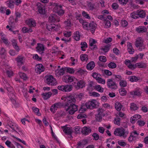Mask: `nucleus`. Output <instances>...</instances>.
<instances>
[{
    "mask_svg": "<svg viewBox=\"0 0 148 148\" xmlns=\"http://www.w3.org/2000/svg\"><path fill=\"white\" fill-rule=\"evenodd\" d=\"M61 99L66 102L64 104L60 102L54 103L57 109L64 106L66 110H69V114L71 115L77 110L78 106L75 104L76 100L73 95L69 94L65 97H62Z\"/></svg>",
    "mask_w": 148,
    "mask_h": 148,
    "instance_id": "nucleus-1",
    "label": "nucleus"
},
{
    "mask_svg": "<svg viewBox=\"0 0 148 148\" xmlns=\"http://www.w3.org/2000/svg\"><path fill=\"white\" fill-rule=\"evenodd\" d=\"M128 134V131H126L123 127L115 129L114 132V134L115 135L122 137L124 138H125L127 137Z\"/></svg>",
    "mask_w": 148,
    "mask_h": 148,
    "instance_id": "nucleus-2",
    "label": "nucleus"
},
{
    "mask_svg": "<svg viewBox=\"0 0 148 148\" xmlns=\"http://www.w3.org/2000/svg\"><path fill=\"white\" fill-rule=\"evenodd\" d=\"M45 82L49 85L55 86L57 84V82L55 79L51 75L48 76L46 77Z\"/></svg>",
    "mask_w": 148,
    "mask_h": 148,
    "instance_id": "nucleus-3",
    "label": "nucleus"
},
{
    "mask_svg": "<svg viewBox=\"0 0 148 148\" xmlns=\"http://www.w3.org/2000/svg\"><path fill=\"white\" fill-rule=\"evenodd\" d=\"M73 84L76 89H79L85 87V82L83 80L78 81L77 79V81L73 82Z\"/></svg>",
    "mask_w": 148,
    "mask_h": 148,
    "instance_id": "nucleus-4",
    "label": "nucleus"
},
{
    "mask_svg": "<svg viewBox=\"0 0 148 148\" xmlns=\"http://www.w3.org/2000/svg\"><path fill=\"white\" fill-rule=\"evenodd\" d=\"M106 83L108 87L111 89H116L118 88L116 84L112 79H108Z\"/></svg>",
    "mask_w": 148,
    "mask_h": 148,
    "instance_id": "nucleus-5",
    "label": "nucleus"
},
{
    "mask_svg": "<svg viewBox=\"0 0 148 148\" xmlns=\"http://www.w3.org/2000/svg\"><path fill=\"white\" fill-rule=\"evenodd\" d=\"M72 85H69L59 86L58 87L59 90L64 92H70L72 90Z\"/></svg>",
    "mask_w": 148,
    "mask_h": 148,
    "instance_id": "nucleus-6",
    "label": "nucleus"
},
{
    "mask_svg": "<svg viewBox=\"0 0 148 148\" xmlns=\"http://www.w3.org/2000/svg\"><path fill=\"white\" fill-rule=\"evenodd\" d=\"M97 102L96 100L92 99L86 103V106L88 108L92 109L96 108Z\"/></svg>",
    "mask_w": 148,
    "mask_h": 148,
    "instance_id": "nucleus-7",
    "label": "nucleus"
},
{
    "mask_svg": "<svg viewBox=\"0 0 148 148\" xmlns=\"http://www.w3.org/2000/svg\"><path fill=\"white\" fill-rule=\"evenodd\" d=\"M36 5L38 11L40 14H45V7L43 4L40 3H37Z\"/></svg>",
    "mask_w": 148,
    "mask_h": 148,
    "instance_id": "nucleus-8",
    "label": "nucleus"
},
{
    "mask_svg": "<svg viewBox=\"0 0 148 148\" xmlns=\"http://www.w3.org/2000/svg\"><path fill=\"white\" fill-rule=\"evenodd\" d=\"M96 27V23L94 22H92L89 23L88 28L86 29L88 30H90L92 34H93Z\"/></svg>",
    "mask_w": 148,
    "mask_h": 148,
    "instance_id": "nucleus-9",
    "label": "nucleus"
},
{
    "mask_svg": "<svg viewBox=\"0 0 148 148\" xmlns=\"http://www.w3.org/2000/svg\"><path fill=\"white\" fill-rule=\"evenodd\" d=\"M36 49L37 52L42 54L44 53V51H45V47L43 44L38 43L37 44Z\"/></svg>",
    "mask_w": 148,
    "mask_h": 148,
    "instance_id": "nucleus-10",
    "label": "nucleus"
},
{
    "mask_svg": "<svg viewBox=\"0 0 148 148\" xmlns=\"http://www.w3.org/2000/svg\"><path fill=\"white\" fill-rule=\"evenodd\" d=\"M54 8L56 10V12L59 15H62L64 13V11L62 9L61 5H57Z\"/></svg>",
    "mask_w": 148,
    "mask_h": 148,
    "instance_id": "nucleus-11",
    "label": "nucleus"
},
{
    "mask_svg": "<svg viewBox=\"0 0 148 148\" xmlns=\"http://www.w3.org/2000/svg\"><path fill=\"white\" fill-rule=\"evenodd\" d=\"M45 70V68L42 64H38L36 66L35 71L36 73L40 74L41 72H43Z\"/></svg>",
    "mask_w": 148,
    "mask_h": 148,
    "instance_id": "nucleus-12",
    "label": "nucleus"
},
{
    "mask_svg": "<svg viewBox=\"0 0 148 148\" xmlns=\"http://www.w3.org/2000/svg\"><path fill=\"white\" fill-rule=\"evenodd\" d=\"M96 3L93 2H87V6L88 9L90 10H93L97 8Z\"/></svg>",
    "mask_w": 148,
    "mask_h": 148,
    "instance_id": "nucleus-13",
    "label": "nucleus"
},
{
    "mask_svg": "<svg viewBox=\"0 0 148 148\" xmlns=\"http://www.w3.org/2000/svg\"><path fill=\"white\" fill-rule=\"evenodd\" d=\"M26 23L30 27H34L36 25V22L33 19H28L26 21Z\"/></svg>",
    "mask_w": 148,
    "mask_h": 148,
    "instance_id": "nucleus-14",
    "label": "nucleus"
},
{
    "mask_svg": "<svg viewBox=\"0 0 148 148\" xmlns=\"http://www.w3.org/2000/svg\"><path fill=\"white\" fill-rule=\"evenodd\" d=\"M24 58V57L22 56H18L15 59L18 65L20 66L23 64Z\"/></svg>",
    "mask_w": 148,
    "mask_h": 148,
    "instance_id": "nucleus-15",
    "label": "nucleus"
},
{
    "mask_svg": "<svg viewBox=\"0 0 148 148\" xmlns=\"http://www.w3.org/2000/svg\"><path fill=\"white\" fill-rule=\"evenodd\" d=\"M91 131V130L90 127H88L85 126L81 130V132L84 135H86L89 134Z\"/></svg>",
    "mask_w": 148,
    "mask_h": 148,
    "instance_id": "nucleus-16",
    "label": "nucleus"
},
{
    "mask_svg": "<svg viewBox=\"0 0 148 148\" xmlns=\"http://www.w3.org/2000/svg\"><path fill=\"white\" fill-rule=\"evenodd\" d=\"M88 144V141L86 139L82 141H79L77 144V148H83L84 146Z\"/></svg>",
    "mask_w": 148,
    "mask_h": 148,
    "instance_id": "nucleus-17",
    "label": "nucleus"
},
{
    "mask_svg": "<svg viewBox=\"0 0 148 148\" xmlns=\"http://www.w3.org/2000/svg\"><path fill=\"white\" fill-rule=\"evenodd\" d=\"M64 132L66 134L72 133L73 130L72 128L67 127L66 126L62 127Z\"/></svg>",
    "mask_w": 148,
    "mask_h": 148,
    "instance_id": "nucleus-18",
    "label": "nucleus"
},
{
    "mask_svg": "<svg viewBox=\"0 0 148 148\" xmlns=\"http://www.w3.org/2000/svg\"><path fill=\"white\" fill-rule=\"evenodd\" d=\"M127 51L130 54H132L134 52V49H133L131 44L130 42H127Z\"/></svg>",
    "mask_w": 148,
    "mask_h": 148,
    "instance_id": "nucleus-19",
    "label": "nucleus"
},
{
    "mask_svg": "<svg viewBox=\"0 0 148 148\" xmlns=\"http://www.w3.org/2000/svg\"><path fill=\"white\" fill-rule=\"evenodd\" d=\"M95 66V63L93 61H92L87 64L86 67L88 70L91 71L94 68Z\"/></svg>",
    "mask_w": 148,
    "mask_h": 148,
    "instance_id": "nucleus-20",
    "label": "nucleus"
},
{
    "mask_svg": "<svg viewBox=\"0 0 148 148\" xmlns=\"http://www.w3.org/2000/svg\"><path fill=\"white\" fill-rule=\"evenodd\" d=\"M8 6L10 8H14L15 1L14 0H10L6 2Z\"/></svg>",
    "mask_w": 148,
    "mask_h": 148,
    "instance_id": "nucleus-21",
    "label": "nucleus"
},
{
    "mask_svg": "<svg viewBox=\"0 0 148 148\" xmlns=\"http://www.w3.org/2000/svg\"><path fill=\"white\" fill-rule=\"evenodd\" d=\"M42 97L45 100H47L52 95L51 92H49L47 93H43L42 94Z\"/></svg>",
    "mask_w": 148,
    "mask_h": 148,
    "instance_id": "nucleus-22",
    "label": "nucleus"
},
{
    "mask_svg": "<svg viewBox=\"0 0 148 148\" xmlns=\"http://www.w3.org/2000/svg\"><path fill=\"white\" fill-rule=\"evenodd\" d=\"M12 45L14 48L16 49V51L18 52L20 50V49L17 45L16 40L15 39H13L12 40Z\"/></svg>",
    "mask_w": 148,
    "mask_h": 148,
    "instance_id": "nucleus-23",
    "label": "nucleus"
},
{
    "mask_svg": "<svg viewBox=\"0 0 148 148\" xmlns=\"http://www.w3.org/2000/svg\"><path fill=\"white\" fill-rule=\"evenodd\" d=\"M16 19L14 18L13 16H11L9 18V25H10L11 27H12L13 26L14 24V23H16L18 21H16Z\"/></svg>",
    "mask_w": 148,
    "mask_h": 148,
    "instance_id": "nucleus-24",
    "label": "nucleus"
},
{
    "mask_svg": "<svg viewBox=\"0 0 148 148\" xmlns=\"http://www.w3.org/2000/svg\"><path fill=\"white\" fill-rule=\"evenodd\" d=\"M49 21L50 22H58L59 20L56 19L55 16L51 15L49 18Z\"/></svg>",
    "mask_w": 148,
    "mask_h": 148,
    "instance_id": "nucleus-25",
    "label": "nucleus"
},
{
    "mask_svg": "<svg viewBox=\"0 0 148 148\" xmlns=\"http://www.w3.org/2000/svg\"><path fill=\"white\" fill-rule=\"evenodd\" d=\"M138 114H136L131 117L130 119L131 123H134L135 121L138 119Z\"/></svg>",
    "mask_w": 148,
    "mask_h": 148,
    "instance_id": "nucleus-26",
    "label": "nucleus"
},
{
    "mask_svg": "<svg viewBox=\"0 0 148 148\" xmlns=\"http://www.w3.org/2000/svg\"><path fill=\"white\" fill-rule=\"evenodd\" d=\"M74 38L76 40H79L80 38V33L78 31L75 32L74 34Z\"/></svg>",
    "mask_w": 148,
    "mask_h": 148,
    "instance_id": "nucleus-27",
    "label": "nucleus"
},
{
    "mask_svg": "<svg viewBox=\"0 0 148 148\" xmlns=\"http://www.w3.org/2000/svg\"><path fill=\"white\" fill-rule=\"evenodd\" d=\"M67 78L68 82H74L77 81V79L73 76L68 75L67 76Z\"/></svg>",
    "mask_w": 148,
    "mask_h": 148,
    "instance_id": "nucleus-28",
    "label": "nucleus"
},
{
    "mask_svg": "<svg viewBox=\"0 0 148 148\" xmlns=\"http://www.w3.org/2000/svg\"><path fill=\"white\" fill-rule=\"evenodd\" d=\"M94 88L95 90L99 92H103L104 88L102 87L100 85H96Z\"/></svg>",
    "mask_w": 148,
    "mask_h": 148,
    "instance_id": "nucleus-29",
    "label": "nucleus"
},
{
    "mask_svg": "<svg viewBox=\"0 0 148 148\" xmlns=\"http://www.w3.org/2000/svg\"><path fill=\"white\" fill-rule=\"evenodd\" d=\"M138 10H137V12H134L131 14V16L132 18L134 19H136L139 16V12H138Z\"/></svg>",
    "mask_w": 148,
    "mask_h": 148,
    "instance_id": "nucleus-30",
    "label": "nucleus"
},
{
    "mask_svg": "<svg viewBox=\"0 0 148 148\" xmlns=\"http://www.w3.org/2000/svg\"><path fill=\"white\" fill-rule=\"evenodd\" d=\"M122 107V106L121 103L118 102L115 103V108L118 111L120 110Z\"/></svg>",
    "mask_w": 148,
    "mask_h": 148,
    "instance_id": "nucleus-31",
    "label": "nucleus"
},
{
    "mask_svg": "<svg viewBox=\"0 0 148 148\" xmlns=\"http://www.w3.org/2000/svg\"><path fill=\"white\" fill-rule=\"evenodd\" d=\"M80 59L82 61L87 60L88 59V56L86 54H82L80 56Z\"/></svg>",
    "mask_w": 148,
    "mask_h": 148,
    "instance_id": "nucleus-32",
    "label": "nucleus"
},
{
    "mask_svg": "<svg viewBox=\"0 0 148 148\" xmlns=\"http://www.w3.org/2000/svg\"><path fill=\"white\" fill-rule=\"evenodd\" d=\"M127 82L125 80L122 79L119 82V85L122 87H125L127 86Z\"/></svg>",
    "mask_w": 148,
    "mask_h": 148,
    "instance_id": "nucleus-33",
    "label": "nucleus"
},
{
    "mask_svg": "<svg viewBox=\"0 0 148 148\" xmlns=\"http://www.w3.org/2000/svg\"><path fill=\"white\" fill-rule=\"evenodd\" d=\"M131 63H130V64L128 66V67L132 69H134L137 67V66H139V63H137L136 64H132Z\"/></svg>",
    "mask_w": 148,
    "mask_h": 148,
    "instance_id": "nucleus-34",
    "label": "nucleus"
},
{
    "mask_svg": "<svg viewBox=\"0 0 148 148\" xmlns=\"http://www.w3.org/2000/svg\"><path fill=\"white\" fill-rule=\"evenodd\" d=\"M19 75L21 78L24 80H26L27 78L26 74L22 72L19 73Z\"/></svg>",
    "mask_w": 148,
    "mask_h": 148,
    "instance_id": "nucleus-35",
    "label": "nucleus"
},
{
    "mask_svg": "<svg viewBox=\"0 0 148 148\" xmlns=\"http://www.w3.org/2000/svg\"><path fill=\"white\" fill-rule=\"evenodd\" d=\"M104 110L103 109L101 108H99L97 110V114L103 116H105V114L104 112Z\"/></svg>",
    "mask_w": 148,
    "mask_h": 148,
    "instance_id": "nucleus-36",
    "label": "nucleus"
},
{
    "mask_svg": "<svg viewBox=\"0 0 148 148\" xmlns=\"http://www.w3.org/2000/svg\"><path fill=\"white\" fill-rule=\"evenodd\" d=\"M104 23L105 24V27L106 28H109L111 26V23L109 20H105L104 22Z\"/></svg>",
    "mask_w": 148,
    "mask_h": 148,
    "instance_id": "nucleus-37",
    "label": "nucleus"
},
{
    "mask_svg": "<svg viewBox=\"0 0 148 148\" xmlns=\"http://www.w3.org/2000/svg\"><path fill=\"white\" fill-rule=\"evenodd\" d=\"M32 109L34 112L38 116H40V114L39 113V109L35 107H33Z\"/></svg>",
    "mask_w": 148,
    "mask_h": 148,
    "instance_id": "nucleus-38",
    "label": "nucleus"
},
{
    "mask_svg": "<svg viewBox=\"0 0 148 148\" xmlns=\"http://www.w3.org/2000/svg\"><path fill=\"white\" fill-rule=\"evenodd\" d=\"M110 46L108 45L104 46L101 48V49L103 50L104 52L106 53L109 51L110 49Z\"/></svg>",
    "mask_w": 148,
    "mask_h": 148,
    "instance_id": "nucleus-39",
    "label": "nucleus"
},
{
    "mask_svg": "<svg viewBox=\"0 0 148 148\" xmlns=\"http://www.w3.org/2000/svg\"><path fill=\"white\" fill-rule=\"evenodd\" d=\"M6 54V52L5 49L3 48H2L0 50V54L4 58Z\"/></svg>",
    "mask_w": 148,
    "mask_h": 148,
    "instance_id": "nucleus-40",
    "label": "nucleus"
},
{
    "mask_svg": "<svg viewBox=\"0 0 148 148\" xmlns=\"http://www.w3.org/2000/svg\"><path fill=\"white\" fill-rule=\"evenodd\" d=\"M119 93L121 95L125 96L127 94V91L124 88H122L119 90Z\"/></svg>",
    "mask_w": 148,
    "mask_h": 148,
    "instance_id": "nucleus-41",
    "label": "nucleus"
},
{
    "mask_svg": "<svg viewBox=\"0 0 148 148\" xmlns=\"http://www.w3.org/2000/svg\"><path fill=\"white\" fill-rule=\"evenodd\" d=\"M81 48L82 49V50L83 51H85L86 50L84 48H86L87 47V45L86 43L85 42H82L81 43Z\"/></svg>",
    "mask_w": 148,
    "mask_h": 148,
    "instance_id": "nucleus-42",
    "label": "nucleus"
},
{
    "mask_svg": "<svg viewBox=\"0 0 148 148\" xmlns=\"http://www.w3.org/2000/svg\"><path fill=\"white\" fill-rule=\"evenodd\" d=\"M145 12L143 10H139V17L143 18L145 16Z\"/></svg>",
    "mask_w": 148,
    "mask_h": 148,
    "instance_id": "nucleus-43",
    "label": "nucleus"
},
{
    "mask_svg": "<svg viewBox=\"0 0 148 148\" xmlns=\"http://www.w3.org/2000/svg\"><path fill=\"white\" fill-rule=\"evenodd\" d=\"M108 66L109 68L113 69L116 68V65L115 63L110 62L108 64Z\"/></svg>",
    "mask_w": 148,
    "mask_h": 148,
    "instance_id": "nucleus-44",
    "label": "nucleus"
},
{
    "mask_svg": "<svg viewBox=\"0 0 148 148\" xmlns=\"http://www.w3.org/2000/svg\"><path fill=\"white\" fill-rule=\"evenodd\" d=\"M114 77L115 79L117 81H121L123 78V77L121 76L118 75H114Z\"/></svg>",
    "mask_w": 148,
    "mask_h": 148,
    "instance_id": "nucleus-45",
    "label": "nucleus"
},
{
    "mask_svg": "<svg viewBox=\"0 0 148 148\" xmlns=\"http://www.w3.org/2000/svg\"><path fill=\"white\" fill-rule=\"evenodd\" d=\"M147 31V29L145 27L141 26L139 28V33H143L144 32H146Z\"/></svg>",
    "mask_w": 148,
    "mask_h": 148,
    "instance_id": "nucleus-46",
    "label": "nucleus"
},
{
    "mask_svg": "<svg viewBox=\"0 0 148 148\" xmlns=\"http://www.w3.org/2000/svg\"><path fill=\"white\" fill-rule=\"evenodd\" d=\"M138 79L137 77L135 76H132L130 77L129 80L131 82H136Z\"/></svg>",
    "mask_w": 148,
    "mask_h": 148,
    "instance_id": "nucleus-47",
    "label": "nucleus"
},
{
    "mask_svg": "<svg viewBox=\"0 0 148 148\" xmlns=\"http://www.w3.org/2000/svg\"><path fill=\"white\" fill-rule=\"evenodd\" d=\"M57 109V108L54 104L52 105L50 108V111L53 113L56 111Z\"/></svg>",
    "mask_w": 148,
    "mask_h": 148,
    "instance_id": "nucleus-48",
    "label": "nucleus"
},
{
    "mask_svg": "<svg viewBox=\"0 0 148 148\" xmlns=\"http://www.w3.org/2000/svg\"><path fill=\"white\" fill-rule=\"evenodd\" d=\"M130 108L131 110H136L138 108V107H137L136 105L134 103H131Z\"/></svg>",
    "mask_w": 148,
    "mask_h": 148,
    "instance_id": "nucleus-49",
    "label": "nucleus"
},
{
    "mask_svg": "<svg viewBox=\"0 0 148 148\" xmlns=\"http://www.w3.org/2000/svg\"><path fill=\"white\" fill-rule=\"evenodd\" d=\"M92 76L94 78L97 80L100 77V75L98 73H93L92 74Z\"/></svg>",
    "mask_w": 148,
    "mask_h": 148,
    "instance_id": "nucleus-50",
    "label": "nucleus"
},
{
    "mask_svg": "<svg viewBox=\"0 0 148 148\" xmlns=\"http://www.w3.org/2000/svg\"><path fill=\"white\" fill-rule=\"evenodd\" d=\"M102 116L98 114L95 115V119L97 121L100 122L102 120Z\"/></svg>",
    "mask_w": 148,
    "mask_h": 148,
    "instance_id": "nucleus-51",
    "label": "nucleus"
},
{
    "mask_svg": "<svg viewBox=\"0 0 148 148\" xmlns=\"http://www.w3.org/2000/svg\"><path fill=\"white\" fill-rule=\"evenodd\" d=\"M131 134H134V135H132L133 137L135 140L138 138V134L137 132L136 131H134L133 132H132Z\"/></svg>",
    "mask_w": 148,
    "mask_h": 148,
    "instance_id": "nucleus-52",
    "label": "nucleus"
},
{
    "mask_svg": "<svg viewBox=\"0 0 148 148\" xmlns=\"http://www.w3.org/2000/svg\"><path fill=\"white\" fill-rule=\"evenodd\" d=\"M65 70L67 72L70 73H73L75 71V70L73 69L70 68H65Z\"/></svg>",
    "mask_w": 148,
    "mask_h": 148,
    "instance_id": "nucleus-53",
    "label": "nucleus"
},
{
    "mask_svg": "<svg viewBox=\"0 0 148 148\" xmlns=\"http://www.w3.org/2000/svg\"><path fill=\"white\" fill-rule=\"evenodd\" d=\"M99 60L101 62H105L106 61V58L104 56H100L99 57Z\"/></svg>",
    "mask_w": 148,
    "mask_h": 148,
    "instance_id": "nucleus-54",
    "label": "nucleus"
},
{
    "mask_svg": "<svg viewBox=\"0 0 148 148\" xmlns=\"http://www.w3.org/2000/svg\"><path fill=\"white\" fill-rule=\"evenodd\" d=\"M65 71H66V70H65V68H62L60 69V70L58 71V74L60 75H63Z\"/></svg>",
    "mask_w": 148,
    "mask_h": 148,
    "instance_id": "nucleus-55",
    "label": "nucleus"
},
{
    "mask_svg": "<svg viewBox=\"0 0 148 148\" xmlns=\"http://www.w3.org/2000/svg\"><path fill=\"white\" fill-rule=\"evenodd\" d=\"M3 82L5 84V86L7 88L8 90V88H10V86L9 85V84L6 81L5 79L4 78L3 79Z\"/></svg>",
    "mask_w": 148,
    "mask_h": 148,
    "instance_id": "nucleus-56",
    "label": "nucleus"
},
{
    "mask_svg": "<svg viewBox=\"0 0 148 148\" xmlns=\"http://www.w3.org/2000/svg\"><path fill=\"white\" fill-rule=\"evenodd\" d=\"M130 94L132 96L138 95L139 94V91L138 90L132 91L130 92Z\"/></svg>",
    "mask_w": 148,
    "mask_h": 148,
    "instance_id": "nucleus-57",
    "label": "nucleus"
},
{
    "mask_svg": "<svg viewBox=\"0 0 148 148\" xmlns=\"http://www.w3.org/2000/svg\"><path fill=\"white\" fill-rule=\"evenodd\" d=\"M118 144L121 146L124 147L126 145V143L123 140H120L118 142Z\"/></svg>",
    "mask_w": 148,
    "mask_h": 148,
    "instance_id": "nucleus-58",
    "label": "nucleus"
},
{
    "mask_svg": "<svg viewBox=\"0 0 148 148\" xmlns=\"http://www.w3.org/2000/svg\"><path fill=\"white\" fill-rule=\"evenodd\" d=\"M6 73L9 77H11L13 75V72L10 70H8L6 71Z\"/></svg>",
    "mask_w": 148,
    "mask_h": 148,
    "instance_id": "nucleus-59",
    "label": "nucleus"
},
{
    "mask_svg": "<svg viewBox=\"0 0 148 148\" xmlns=\"http://www.w3.org/2000/svg\"><path fill=\"white\" fill-rule=\"evenodd\" d=\"M97 80L98 83H101L103 84H104L106 82L105 80L104 79L101 78L100 77L99 78L97 79Z\"/></svg>",
    "mask_w": 148,
    "mask_h": 148,
    "instance_id": "nucleus-60",
    "label": "nucleus"
},
{
    "mask_svg": "<svg viewBox=\"0 0 148 148\" xmlns=\"http://www.w3.org/2000/svg\"><path fill=\"white\" fill-rule=\"evenodd\" d=\"M60 27V25H55L54 24L53 25L52 30L57 31L59 29Z\"/></svg>",
    "mask_w": 148,
    "mask_h": 148,
    "instance_id": "nucleus-61",
    "label": "nucleus"
},
{
    "mask_svg": "<svg viewBox=\"0 0 148 148\" xmlns=\"http://www.w3.org/2000/svg\"><path fill=\"white\" fill-rule=\"evenodd\" d=\"M82 14L83 16L86 18L88 19H90V17L89 16V14H87L85 11H84L82 12Z\"/></svg>",
    "mask_w": 148,
    "mask_h": 148,
    "instance_id": "nucleus-62",
    "label": "nucleus"
},
{
    "mask_svg": "<svg viewBox=\"0 0 148 148\" xmlns=\"http://www.w3.org/2000/svg\"><path fill=\"white\" fill-rule=\"evenodd\" d=\"M64 23L65 25V26L67 27H71V23L69 20H68L67 21H65Z\"/></svg>",
    "mask_w": 148,
    "mask_h": 148,
    "instance_id": "nucleus-63",
    "label": "nucleus"
},
{
    "mask_svg": "<svg viewBox=\"0 0 148 148\" xmlns=\"http://www.w3.org/2000/svg\"><path fill=\"white\" fill-rule=\"evenodd\" d=\"M121 25L123 27H126L128 25L127 22L125 20H122L121 21Z\"/></svg>",
    "mask_w": 148,
    "mask_h": 148,
    "instance_id": "nucleus-64",
    "label": "nucleus"
}]
</instances>
